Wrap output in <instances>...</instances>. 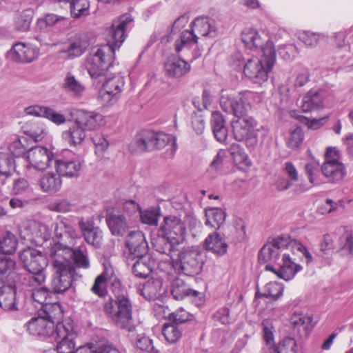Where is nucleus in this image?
Masks as SVG:
<instances>
[{"instance_id": "nucleus-8", "label": "nucleus", "mask_w": 353, "mask_h": 353, "mask_svg": "<svg viewBox=\"0 0 353 353\" xmlns=\"http://www.w3.org/2000/svg\"><path fill=\"white\" fill-rule=\"evenodd\" d=\"M257 125V121L248 116L232 121V127L234 139L238 141H246L248 147L255 146L258 143Z\"/></svg>"}, {"instance_id": "nucleus-1", "label": "nucleus", "mask_w": 353, "mask_h": 353, "mask_svg": "<svg viewBox=\"0 0 353 353\" xmlns=\"http://www.w3.org/2000/svg\"><path fill=\"white\" fill-rule=\"evenodd\" d=\"M133 19L125 14L113 21L108 37V43L92 50L87 56L85 67L93 81L101 83L107 76L119 50L126 38L125 31Z\"/></svg>"}, {"instance_id": "nucleus-9", "label": "nucleus", "mask_w": 353, "mask_h": 353, "mask_svg": "<svg viewBox=\"0 0 353 353\" xmlns=\"http://www.w3.org/2000/svg\"><path fill=\"white\" fill-rule=\"evenodd\" d=\"M250 94V92H245L234 97L223 92L220 105L225 112L232 113L236 117H246L245 114L251 108Z\"/></svg>"}, {"instance_id": "nucleus-15", "label": "nucleus", "mask_w": 353, "mask_h": 353, "mask_svg": "<svg viewBox=\"0 0 353 353\" xmlns=\"http://www.w3.org/2000/svg\"><path fill=\"white\" fill-rule=\"evenodd\" d=\"M265 270L272 272L280 279L285 281H290L295 276L298 272L302 270V267L292 260L290 254L283 253L282 263L278 269L268 264L265 265Z\"/></svg>"}, {"instance_id": "nucleus-46", "label": "nucleus", "mask_w": 353, "mask_h": 353, "mask_svg": "<svg viewBox=\"0 0 353 353\" xmlns=\"http://www.w3.org/2000/svg\"><path fill=\"white\" fill-rule=\"evenodd\" d=\"M304 139L303 130L299 127L291 128L286 137L287 146L291 149L298 148Z\"/></svg>"}, {"instance_id": "nucleus-56", "label": "nucleus", "mask_w": 353, "mask_h": 353, "mask_svg": "<svg viewBox=\"0 0 353 353\" xmlns=\"http://www.w3.org/2000/svg\"><path fill=\"white\" fill-rule=\"evenodd\" d=\"M319 162L314 159L308 161L305 165V174L308 177L310 183L312 185H315L316 176L319 172Z\"/></svg>"}, {"instance_id": "nucleus-62", "label": "nucleus", "mask_w": 353, "mask_h": 353, "mask_svg": "<svg viewBox=\"0 0 353 353\" xmlns=\"http://www.w3.org/2000/svg\"><path fill=\"white\" fill-rule=\"evenodd\" d=\"M135 344L137 347L141 350L153 353L157 352L152 345V341L148 336L138 335Z\"/></svg>"}, {"instance_id": "nucleus-22", "label": "nucleus", "mask_w": 353, "mask_h": 353, "mask_svg": "<svg viewBox=\"0 0 353 353\" xmlns=\"http://www.w3.org/2000/svg\"><path fill=\"white\" fill-rule=\"evenodd\" d=\"M75 121L85 131L96 130L104 124L103 116L93 111H77Z\"/></svg>"}, {"instance_id": "nucleus-28", "label": "nucleus", "mask_w": 353, "mask_h": 353, "mask_svg": "<svg viewBox=\"0 0 353 353\" xmlns=\"http://www.w3.org/2000/svg\"><path fill=\"white\" fill-rule=\"evenodd\" d=\"M150 131L144 130L138 134L130 145L132 152H150L154 150Z\"/></svg>"}, {"instance_id": "nucleus-19", "label": "nucleus", "mask_w": 353, "mask_h": 353, "mask_svg": "<svg viewBox=\"0 0 353 353\" xmlns=\"http://www.w3.org/2000/svg\"><path fill=\"white\" fill-rule=\"evenodd\" d=\"M54 166L60 175L76 177L79 176L81 165L76 157H69L64 155L55 159Z\"/></svg>"}, {"instance_id": "nucleus-25", "label": "nucleus", "mask_w": 353, "mask_h": 353, "mask_svg": "<svg viewBox=\"0 0 353 353\" xmlns=\"http://www.w3.org/2000/svg\"><path fill=\"white\" fill-rule=\"evenodd\" d=\"M85 137V131L75 121L68 130L62 132V140L69 146L74 147L81 145Z\"/></svg>"}, {"instance_id": "nucleus-11", "label": "nucleus", "mask_w": 353, "mask_h": 353, "mask_svg": "<svg viewBox=\"0 0 353 353\" xmlns=\"http://www.w3.org/2000/svg\"><path fill=\"white\" fill-rule=\"evenodd\" d=\"M54 234L57 243H54L50 252L54 249H65L72 246L77 237L75 230L68 220L63 219H58L54 223Z\"/></svg>"}, {"instance_id": "nucleus-30", "label": "nucleus", "mask_w": 353, "mask_h": 353, "mask_svg": "<svg viewBox=\"0 0 353 353\" xmlns=\"http://www.w3.org/2000/svg\"><path fill=\"white\" fill-rule=\"evenodd\" d=\"M61 88L74 97H81L85 90V85L70 72L64 77Z\"/></svg>"}, {"instance_id": "nucleus-27", "label": "nucleus", "mask_w": 353, "mask_h": 353, "mask_svg": "<svg viewBox=\"0 0 353 353\" xmlns=\"http://www.w3.org/2000/svg\"><path fill=\"white\" fill-rule=\"evenodd\" d=\"M56 250V249H54ZM57 250H64L63 256L66 259L65 255L71 256L75 265L80 268L88 269L90 267V261L88 257L87 250L84 245H80L75 249L71 247L65 249H57Z\"/></svg>"}, {"instance_id": "nucleus-21", "label": "nucleus", "mask_w": 353, "mask_h": 353, "mask_svg": "<svg viewBox=\"0 0 353 353\" xmlns=\"http://www.w3.org/2000/svg\"><path fill=\"white\" fill-rule=\"evenodd\" d=\"M125 245L130 253L134 257H143L148 251V243L144 234L139 230L130 232L127 236Z\"/></svg>"}, {"instance_id": "nucleus-33", "label": "nucleus", "mask_w": 353, "mask_h": 353, "mask_svg": "<svg viewBox=\"0 0 353 353\" xmlns=\"http://www.w3.org/2000/svg\"><path fill=\"white\" fill-rule=\"evenodd\" d=\"M15 290L11 285H5L0 279V307L5 310L16 309Z\"/></svg>"}, {"instance_id": "nucleus-45", "label": "nucleus", "mask_w": 353, "mask_h": 353, "mask_svg": "<svg viewBox=\"0 0 353 353\" xmlns=\"http://www.w3.org/2000/svg\"><path fill=\"white\" fill-rule=\"evenodd\" d=\"M44 308V312L46 313V315L43 317H46L48 321H51L54 322V324L57 323V325L59 323V321L62 319L63 316V310L61 307V305L56 303H49L46 304ZM61 323H65L62 322ZM68 323H66L67 324Z\"/></svg>"}, {"instance_id": "nucleus-16", "label": "nucleus", "mask_w": 353, "mask_h": 353, "mask_svg": "<svg viewBox=\"0 0 353 353\" xmlns=\"http://www.w3.org/2000/svg\"><path fill=\"white\" fill-rule=\"evenodd\" d=\"M108 283H111L115 288H119L121 286V282L115 276L114 270L111 266H105L103 272L95 279L91 291L99 297H103L107 294Z\"/></svg>"}, {"instance_id": "nucleus-42", "label": "nucleus", "mask_w": 353, "mask_h": 353, "mask_svg": "<svg viewBox=\"0 0 353 353\" xmlns=\"http://www.w3.org/2000/svg\"><path fill=\"white\" fill-rule=\"evenodd\" d=\"M17 240L15 236L7 232L6 234L0 239V254H12L17 250Z\"/></svg>"}, {"instance_id": "nucleus-7", "label": "nucleus", "mask_w": 353, "mask_h": 353, "mask_svg": "<svg viewBox=\"0 0 353 353\" xmlns=\"http://www.w3.org/2000/svg\"><path fill=\"white\" fill-rule=\"evenodd\" d=\"M176 257H174L175 252H167L172 260V266L179 272L183 273L188 276H194L199 274L203 266L201 252L199 249L188 246L178 250Z\"/></svg>"}, {"instance_id": "nucleus-44", "label": "nucleus", "mask_w": 353, "mask_h": 353, "mask_svg": "<svg viewBox=\"0 0 353 353\" xmlns=\"http://www.w3.org/2000/svg\"><path fill=\"white\" fill-rule=\"evenodd\" d=\"M298 38L306 46L314 48L325 38V35L319 32L303 31L299 33Z\"/></svg>"}, {"instance_id": "nucleus-63", "label": "nucleus", "mask_w": 353, "mask_h": 353, "mask_svg": "<svg viewBox=\"0 0 353 353\" xmlns=\"http://www.w3.org/2000/svg\"><path fill=\"white\" fill-rule=\"evenodd\" d=\"M191 315L182 308L172 312L169 313L168 318L170 321L175 324L183 323L190 320Z\"/></svg>"}, {"instance_id": "nucleus-59", "label": "nucleus", "mask_w": 353, "mask_h": 353, "mask_svg": "<svg viewBox=\"0 0 353 353\" xmlns=\"http://www.w3.org/2000/svg\"><path fill=\"white\" fill-rule=\"evenodd\" d=\"M16 263L14 260L9 257L0 256V275L6 274L8 276L15 274L14 272Z\"/></svg>"}, {"instance_id": "nucleus-24", "label": "nucleus", "mask_w": 353, "mask_h": 353, "mask_svg": "<svg viewBox=\"0 0 353 353\" xmlns=\"http://www.w3.org/2000/svg\"><path fill=\"white\" fill-rule=\"evenodd\" d=\"M190 68L188 62L176 56L168 57L164 63L165 74L171 78H180L189 72Z\"/></svg>"}, {"instance_id": "nucleus-34", "label": "nucleus", "mask_w": 353, "mask_h": 353, "mask_svg": "<svg viewBox=\"0 0 353 353\" xmlns=\"http://www.w3.org/2000/svg\"><path fill=\"white\" fill-rule=\"evenodd\" d=\"M241 40L245 47L251 50L264 47V39L256 30L251 28H245L242 31Z\"/></svg>"}, {"instance_id": "nucleus-61", "label": "nucleus", "mask_w": 353, "mask_h": 353, "mask_svg": "<svg viewBox=\"0 0 353 353\" xmlns=\"http://www.w3.org/2000/svg\"><path fill=\"white\" fill-rule=\"evenodd\" d=\"M57 125H61L65 122L66 119L63 114L56 112L50 107H46L43 117Z\"/></svg>"}, {"instance_id": "nucleus-10", "label": "nucleus", "mask_w": 353, "mask_h": 353, "mask_svg": "<svg viewBox=\"0 0 353 353\" xmlns=\"http://www.w3.org/2000/svg\"><path fill=\"white\" fill-rule=\"evenodd\" d=\"M21 236L37 245L42 244L51 237V230L44 223L34 221H25L20 230Z\"/></svg>"}, {"instance_id": "nucleus-13", "label": "nucleus", "mask_w": 353, "mask_h": 353, "mask_svg": "<svg viewBox=\"0 0 353 353\" xmlns=\"http://www.w3.org/2000/svg\"><path fill=\"white\" fill-rule=\"evenodd\" d=\"M74 338L73 327L70 323L56 325L55 336L53 339L57 343V353H76Z\"/></svg>"}, {"instance_id": "nucleus-41", "label": "nucleus", "mask_w": 353, "mask_h": 353, "mask_svg": "<svg viewBox=\"0 0 353 353\" xmlns=\"http://www.w3.org/2000/svg\"><path fill=\"white\" fill-rule=\"evenodd\" d=\"M70 13L73 18L78 19L90 14V2L88 0H70Z\"/></svg>"}, {"instance_id": "nucleus-37", "label": "nucleus", "mask_w": 353, "mask_h": 353, "mask_svg": "<svg viewBox=\"0 0 353 353\" xmlns=\"http://www.w3.org/2000/svg\"><path fill=\"white\" fill-rule=\"evenodd\" d=\"M323 97L320 92L310 90L302 99L301 108L305 112L312 111L321 106Z\"/></svg>"}, {"instance_id": "nucleus-38", "label": "nucleus", "mask_w": 353, "mask_h": 353, "mask_svg": "<svg viewBox=\"0 0 353 353\" xmlns=\"http://www.w3.org/2000/svg\"><path fill=\"white\" fill-rule=\"evenodd\" d=\"M230 154L234 163L240 167H249L252 165L251 160L245 150L237 143H233L229 148Z\"/></svg>"}, {"instance_id": "nucleus-3", "label": "nucleus", "mask_w": 353, "mask_h": 353, "mask_svg": "<svg viewBox=\"0 0 353 353\" xmlns=\"http://www.w3.org/2000/svg\"><path fill=\"white\" fill-rule=\"evenodd\" d=\"M63 251L53 250L50 252L54 273L50 282V289L55 294H62L70 288L75 271L71 262L63 256Z\"/></svg>"}, {"instance_id": "nucleus-39", "label": "nucleus", "mask_w": 353, "mask_h": 353, "mask_svg": "<svg viewBox=\"0 0 353 353\" xmlns=\"http://www.w3.org/2000/svg\"><path fill=\"white\" fill-rule=\"evenodd\" d=\"M171 294L174 299L182 300L187 296H196L198 292L190 289L183 280L176 279L172 285Z\"/></svg>"}, {"instance_id": "nucleus-60", "label": "nucleus", "mask_w": 353, "mask_h": 353, "mask_svg": "<svg viewBox=\"0 0 353 353\" xmlns=\"http://www.w3.org/2000/svg\"><path fill=\"white\" fill-rule=\"evenodd\" d=\"M49 295L50 292L47 288H39L33 290L32 298L34 301L38 303L44 307L46 304H49L48 302Z\"/></svg>"}, {"instance_id": "nucleus-64", "label": "nucleus", "mask_w": 353, "mask_h": 353, "mask_svg": "<svg viewBox=\"0 0 353 353\" xmlns=\"http://www.w3.org/2000/svg\"><path fill=\"white\" fill-rule=\"evenodd\" d=\"M282 171L284 174L293 183L299 179V172L295 165L290 161L285 162L283 164Z\"/></svg>"}, {"instance_id": "nucleus-4", "label": "nucleus", "mask_w": 353, "mask_h": 353, "mask_svg": "<svg viewBox=\"0 0 353 353\" xmlns=\"http://www.w3.org/2000/svg\"><path fill=\"white\" fill-rule=\"evenodd\" d=\"M161 230L165 246L158 245L157 250L165 254L179 250V247L184 243L186 235V228L181 219L172 215L165 217Z\"/></svg>"}, {"instance_id": "nucleus-50", "label": "nucleus", "mask_w": 353, "mask_h": 353, "mask_svg": "<svg viewBox=\"0 0 353 353\" xmlns=\"http://www.w3.org/2000/svg\"><path fill=\"white\" fill-rule=\"evenodd\" d=\"M141 221L143 223L157 225L160 216V210L157 208H152L139 212Z\"/></svg>"}, {"instance_id": "nucleus-31", "label": "nucleus", "mask_w": 353, "mask_h": 353, "mask_svg": "<svg viewBox=\"0 0 353 353\" xmlns=\"http://www.w3.org/2000/svg\"><path fill=\"white\" fill-rule=\"evenodd\" d=\"M79 225L87 243L99 247L102 239L101 231L89 222L81 221Z\"/></svg>"}, {"instance_id": "nucleus-47", "label": "nucleus", "mask_w": 353, "mask_h": 353, "mask_svg": "<svg viewBox=\"0 0 353 353\" xmlns=\"http://www.w3.org/2000/svg\"><path fill=\"white\" fill-rule=\"evenodd\" d=\"M14 170L13 157L8 152L0 153V174L9 176Z\"/></svg>"}, {"instance_id": "nucleus-32", "label": "nucleus", "mask_w": 353, "mask_h": 353, "mask_svg": "<svg viewBox=\"0 0 353 353\" xmlns=\"http://www.w3.org/2000/svg\"><path fill=\"white\" fill-rule=\"evenodd\" d=\"M61 175L59 173L48 172L40 179L41 190L49 194L58 192L61 187Z\"/></svg>"}, {"instance_id": "nucleus-49", "label": "nucleus", "mask_w": 353, "mask_h": 353, "mask_svg": "<svg viewBox=\"0 0 353 353\" xmlns=\"http://www.w3.org/2000/svg\"><path fill=\"white\" fill-rule=\"evenodd\" d=\"M162 332L165 340L170 343H176L181 336V331L175 323L164 324Z\"/></svg>"}, {"instance_id": "nucleus-18", "label": "nucleus", "mask_w": 353, "mask_h": 353, "mask_svg": "<svg viewBox=\"0 0 353 353\" xmlns=\"http://www.w3.org/2000/svg\"><path fill=\"white\" fill-rule=\"evenodd\" d=\"M53 154L51 151L41 146H36L28 152L30 164L38 170H43L53 161Z\"/></svg>"}, {"instance_id": "nucleus-6", "label": "nucleus", "mask_w": 353, "mask_h": 353, "mask_svg": "<svg viewBox=\"0 0 353 353\" xmlns=\"http://www.w3.org/2000/svg\"><path fill=\"white\" fill-rule=\"evenodd\" d=\"M104 311L118 327L129 332L134 331L132 316V305L126 294H118L115 301L110 299L104 305Z\"/></svg>"}, {"instance_id": "nucleus-57", "label": "nucleus", "mask_w": 353, "mask_h": 353, "mask_svg": "<svg viewBox=\"0 0 353 353\" xmlns=\"http://www.w3.org/2000/svg\"><path fill=\"white\" fill-rule=\"evenodd\" d=\"M296 342L290 337H288L281 341L275 348L276 353H296Z\"/></svg>"}, {"instance_id": "nucleus-14", "label": "nucleus", "mask_w": 353, "mask_h": 353, "mask_svg": "<svg viewBox=\"0 0 353 353\" xmlns=\"http://www.w3.org/2000/svg\"><path fill=\"white\" fill-rule=\"evenodd\" d=\"M19 258L28 272H46L48 260L41 252L28 248L20 252Z\"/></svg>"}, {"instance_id": "nucleus-58", "label": "nucleus", "mask_w": 353, "mask_h": 353, "mask_svg": "<svg viewBox=\"0 0 353 353\" xmlns=\"http://www.w3.org/2000/svg\"><path fill=\"white\" fill-rule=\"evenodd\" d=\"M340 245L343 254L349 255L352 254L353 238L350 232H345L340 237Z\"/></svg>"}, {"instance_id": "nucleus-26", "label": "nucleus", "mask_w": 353, "mask_h": 353, "mask_svg": "<svg viewBox=\"0 0 353 353\" xmlns=\"http://www.w3.org/2000/svg\"><path fill=\"white\" fill-rule=\"evenodd\" d=\"M203 247L206 250L220 256L225 254L228 250V244L225 239L216 232L206 237Z\"/></svg>"}, {"instance_id": "nucleus-40", "label": "nucleus", "mask_w": 353, "mask_h": 353, "mask_svg": "<svg viewBox=\"0 0 353 353\" xmlns=\"http://www.w3.org/2000/svg\"><path fill=\"white\" fill-rule=\"evenodd\" d=\"M312 319L303 314L294 313L290 318V323L294 330L301 334H307L311 326Z\"/></svg>"}, {"instance_id": "nucleus-51", "label": "nucleus", "mask_w": 353, "mask_h": 353, "mask_svg": "<svg viewBox=\"0 0 353 353\" xmlns=\"http://www.w3.org/2000/svg\"><path fill=\"white\" fill-rule=\"evenodd\" d=\"M46 272H28L23 277V282L28 286L37 287L46 281Z\"/></svg>"}, {"instance_id": "nucleus-29", "label": "nucleus", "mask_w": 353, "mask_h": 353, "mask_svg": "<svg viewBox=\"0 0 353 353\" xmlns=\"http://www.w3.org/2000/svg\"><path fill=\"white\" fill-rule=\"evenodd\" d=\"M323 175L331 182L339 181L345 175V168L341 162L323 163L321 166Z\"/></svg>"}, {"instance_id": "nucleus-48", "label": "nucleus", "mask_w": 353, "mask_h": 353, "mask_svg": "<svg viewBox=\"0 0 353 353\" xmlns=\"http://www.w3.org/2000/svg\"><path fill=\"white\" fill-rule=\"evenodd\" d=\"M151 271L150 265L143 259V256L139 258L132 266V272L137 277L145 279L150 274Z\"/></svg>"}, {"instance_id": "nucleus-36", "label": "nucleus", "mask_w": 353, "mask_h": 353, "mask_svg": "<svg viewBox=\"0 0 353 353\" xmlns=\"http://www.w3.org/2000/svg\"><path fill=\"white\" fill-rule=\"evenodd\" d=\"M205 225L214 229H219L225 220V212L219 208H212L205 210Z\"/></svg>"}, {"instance_id": "nucleus-53", "label": "nucleus", "mask_w": 353, "mask_h": 353, "mask_svg": "<svg viewBox=\"0 0 353 353\" xmlns=\"http://www.w3.org/2000/svg\"><path fill=\"white\" fill-rule=\"evenodd\" d=\"M296 241V240H292L288 236H281L274 239L272 241L269 243L272 245L280 253L285 249H290L293 252L292 243Z\"/></svg>"}, {"instance_id": "nucleus-35", "label": "nucleus", "mask_w": 353, "mask_h": 353, "mask_svg": "<svg viewBox=\"0 0 353 353\" xmlns=\"http://www.w3.org/2000/svg\"><path fill=\"white\" fill-rule=\"evenodd\" d=\"M88 45V42L86 39L77 37L72 40L68 45L61 51V53L65 54V57L70 59H73L81 56L85 52Z\"/></svg>"}, {"instance_id": "nucleus-2", "label": "nucleus", "mask_w": 353, "mask_h": 353, "mask_svg": "<svg viewBox=\"0 0 353 353\" xmlns=\"http://www.w3.org/2000/svg\"><path fill=\"white\" fill-rule=\"evenodd\" d=\"M262 52L260 59L252 57L248 59L243 68L245 77L255 83H262L268 80V73L276 61V52L272 41L267 40Z\"/></svg>"}, {"instance_id": "nucleus-55", "label": "nucleus", "mask_w": 353, "mask_h": 353, "mask_svg": "<svg viewBox=\"0 0 353 353\" xmlns=\"http://www.w3.org/2000/svg\"><path fill=\"white\" fill-rule=\"evenodd\" d=\"M152 143L154 149H161L164 148L172 139V137L163 132H154L150 131Z\"/></svg>"}, {"instance_id": "nucleus-52", "label": "nucleus", "mask_w": 353, "mask_h": 353, "mask_svg": "<svg viewBox=\"0 0 353 353\" xmlns=\"http://www.w3.org/2000/svg\"><path fill=\"white\" fill-rule=\"evenodd\" d=\"M32 21V15L30 11H25L17 14L15 18V27L17 30L26 32L29 30Z\"/></svg>"}, {"instance_id": "nucleus-20", "label": "nucleus", "mask_w": 353, "mask_h": 353, "mask_svg": "<svg viewBox=\"0 0 353 353\" xmlns=\"http://www.w3.org/2000/svg\"><path fill=\"white\" fill-rule=\"evenodd\" d=\"M27 330L30 334L50 336H55L54 322L48 321L46 317L38 316L32 318L26 323Z\"/></svg>"}, {"instance_id": "nucleus-54", "label": "nucleus", "mask_w": 353, "mask_h": 353, "mask_svg": "<svg viewBox=\"0 0 353 353\" xmlns=\"http://www.w3.org/2000/svg\"><path fill=\"white\" fill-rule=\"evenodd\" d=\"M283 291V287L281 284L277 282H270L265 285L263 296L276 299L282 295Z\"/></svg>"}, {"instance_id": "nucleus-23", "label": "nucleus", "mask_w": 353, "mask_h": 353, "mask_svg": "<svg viewBox=\"0 0 353 353\" xmlns=\"http://www.w3.org/2000/svg\"><path fill=\"white\" fill-rule=\"evenodd\" d=\"M39 50L30 44L17 43L10 51L11 59L17 62L30 63L37 59Z\"/></svg>"}, {"instance_id": "nucleus-43", "label": "nucleus", "mask_w": 353, "mask_h": 353, "mask_svg": "<svg viewBox=\"0 0 353 353\" xmlns=\"http://www.w3.org/2000/svg\"><path fill=\"white\" fill-rule=\"evenodd\" d=\"M279 252L269 243L264 245L259 254L260 263L276 262L279 259Z\"/></svg>"}, {"instance_id": "nucleus-5", "label": "nucleus", "mask_w": 353, "mask_h": 353, "mask_svg": "<svg viewBox=\"0 0 353 353\" xmlns=\"http://www.w3.org/2000/svg\"><path fill=\"white\" fill-rule=\"evenodd\" d=\"M216 23L208 17L196 18L192 23L191 29L181 32L180 38L176 41L175 49L177 52L184 49H190L195 46L200 37L215 35Z\"/></svg>"}, {"instance_id": "nucleus-17", "label": "nucleus", "mask_w": 353, "mask_h": 353, "mask_svg": "<svg viewBox=\"0 0 353 353\" xmlns=\"http://www.w3.org/2000/svg\"><path fill=\"white\" fill-rule=\"evenodd\" d=\"M130 219L121 210L113 209L106 216V223L112 234L123 236L130 225Z\"/></svg>"}, {"instance_id": "nucleus-12", "label": "nucleus", "mask_w": 353, "mask_h": 353, "mask_svg": "<svg viewBox=\"0 0 353 353\" xmlns=\"http://www.w3.org/2000/svg\"><path fill=\"white\" fill-rule=\"evenodd\" d=\"M102 88L100 91V98L105 104L115 103L121 96L125 85V81L122 76L117 74L103 79Z\"/></svg>"}]
</instances>
